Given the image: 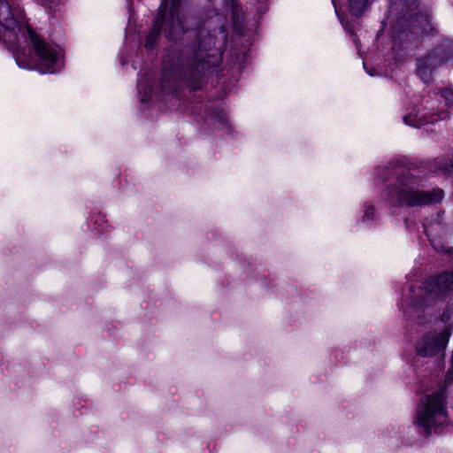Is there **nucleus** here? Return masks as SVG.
Wrapping results in <instances>:
<instances>
[{
	"label": "nucleus",
	"instance_id": "f257e3e1",
	"mask_svg": "<svg viewBox=\"0 0 453 453\" xmlns=\"http://www.w3.org/2000/svg\"><path fill=\"white\" fill-rule=\"evenodd\" d=\"M0 42L19 68L34 70L37 66L41 73L55 74L65 66L63 49L38 35L21 12H12L5 0H0Z\"/></svg>",
	"mask_w": 453,
	"mask_h": 453
},
{
	"label": "nucleus",
	"instance_id": "f03ea898",
	"mask_svg": "<svg viewBox=\"0 0 453 453\" xmlns=\"http://www.w3.org/2000/svg\"><path fill=\"white\" fill-rule=\"evenodd\" d=\"M164 50L161 60L152 63L151 69L142 65L139 42L125 45L119 54L122 66L131 64L134 70L141 68L136 81L138 109L146 118H153L169 107L170 53L167 45Z\"/></svg>",
	"mask_w": 453,
	"mask_h": 453
},
{
	"label": "nucleus",
	"instance_id": "7ed1b4c3",
	"mask_svg": "<svg viewBox=\"0 0 453 453\" xmlns=\"http://www.w3.org/2000/svg\"><path fill=\"white\" fill-rule=\"evenodd\" d=\"M414 165L403 156L395 157L380 173L383 181L395 178L394 186H388L384 190L385 199L394 209L428 206L441 203L443 199V190L436 188L432 190H423L421 179L411 173Z\"/></svg>",
	"mask_w": 453,
	"mask_h": 453
},
{
	"label": "nucleus",
	"instance_id": "20e7f679",
	"mask_svg": "<svg viewBox=\"0 0 453 453\" xmlns=\"http://www.w3.org/2000/svg\"><path fill=\"white\" fill-rule=\"evenodd\" d=\"M221 53L216 47V37L208 34L198 40L197 50L191 59L188 60L187 66H183L182 73L187 85L190 90H196L203 82L206 71L218 66L221 62Z\"/></svg>",
	"mask_w": 453,
	"mask_h": 453
},
{
	"label": "nucleus",
	"instance_id": "39448f33",
	"mask_svg": "<svg viewBox=\"0 0 453 453\" xmlns=\"http://www.w3.org/2000/svg\"><path fill=\"white\" fill-rule=\"evenodd\" d=\"M448 423L447 395L444 388L423 396L416 409L414 424L427 436Z\"/></svg>",
	"mask_w": 453,
	"mask_h": 453
},
{
	"label": "nucleus",
	"instance_id": "423d86ee",
	"mask_svg": "<svg viewBox=\"0 0 453 453\" xmlns=\"http://www.w3.org/2000/svg\"><path fill=\"white\" fill-rule=\"evenodd\" d=\"M450 61H453V41L443 39L424 57L417 58V75L424 82H428L435 69Z\"/></svg>",
	"mask_w": 453,
	"mask_h": 453
},
{
	"label": "nucleus",
	"instance_id": "0eeeda50",
	"mask_svg": "<svg viewBox=\"0 0 453 453\" xmlns=\"http://www.w3.org/2000/svg\"><path fill=\"white\" fill-rule=\"evenodd\" d=\"M170 1L161 0L157 15L148 35L145 37L144 47L149 55L157 53L162 47L163 40L165 44L170 41Z\"/></svg>",
	"mask_w": 453,
	"mask_h": 453
},
{
	"label": "nucleus",
	"instance_id": "6e6552de",
	"mask_svg": "<svg viewBox=\"0 0 453 453\" xmlns=\"http://www.w3.org/2000/svg\"><path fill=\"white\" fill-rule=\"evenodd\" d=\"M429 26V16L420 11L415 12L414 15H409V19L399 18L393 27L394 40L406 41L410 35H422Z\"/></svg>",
	"mask_w": 453,
	"mask_h": 453
},
{
	"label": "nucleus",
	"instance_id": "1a4fd4ad",
	"mask_svg": "<svg viewBox=\"0 0 453 453\" xmlns=\"http://www.w3.org/2000/svg\"><path fill=\"white\" fill-rule=\"evenodd\" d=\"M451 334L452 330L449 326L440 331L434 330L428 332L417 342V353L422 357H433L443 352Z\"/></svg>",
	"mask_w": 453,
	"mask_h": 453
},
{
	"label": "nucleus",
	"instance_id": "9d476101",
	"mask_svg": "<svg viewBox=\"0 0 453 453\" xmlns=\"http://www.w3.org/2000/svg\"><path fill=\"white\" fill-rule=\"evenodd\" d=\"M426 298L431 301L442 300L453 295V272L442 273L427 279L422 286Z\"/></svg>",
	"mask_w": 453,
	"mask_h": 453
},
{
	"label": "nucleus",
	"instance_id": "9b49d317",
	"mask_svg": "<svg viewBox=\"0 0 453 453\" xmlns=\"http://www.w3.org/2000/svg\"><path fill=\"white\" fill-rule=\"evenodd\" d=\"M207 117L211 118L214 121L217 128L219 130L230 133L231 125L228 121V118L223 109L215 108L207 112Z\"/></svg>",
	"mask_w": 453,
	"mask_h": 453
},
{
	"label": "nucleus",
	"instance_id": "f8f14e48",
	"mask_svg": "<svg viewBox=\"0 0 453 453\" xmlns=\"http://www.w3.org/2000/svg\"><path fill=\"white\" fill-rule=\"evenodd\" d=\"M88 227L100 235L108 233L109 225L103 213L93 212L88 219Z\"/></svg>",
	"mask_w": 453,
	"mask_h": 453
},
{
	"label": "nucleus",
	"instance_id": "ddd939ff",
	"mask_svg": "<svg viewBox=\"0 0 453 453\" xmlns=\"http://www.w3.org/2000/svg\"><path fill=\"white\" fill-rule=\"evenodd\" d=\"M183 0H172V40L180 34H185L188 31L185 29L181 20L178 19V24H175L174 18L178 16V7Z\"/></svg>",
	"mask_w": 453,
	"mask_h": 453
},
{
	"label": "nucleus",
	"instance_id": "4468645a",
	"mask_svg": "<svg viewBox=\"0 0 453 453\" xmlns=\"http://www.w3.org/2000/svg\"><path fill=\"white\" fill-rule=\"evenodd\" d=\"M434 169L438 173L453 175V157L449 160L445 158L434 159Z\"/></svg>",
	"mask_w": 453,
	"mask_h": 453
},
{
	"label": "nucleus",
	"instance_id": "2eb2a0df",
	"mask_svg": "<svg viewBox=\"0 0 453 453\" xmlns=\"http://www.w3.org/2000/svg\"><path fill=\"white\" fill-rule=\"evenodd\" d=\"M404 124L414 127H420L426 124L434 122L433 119H423L421 117H418L416 115L409 114L403 117Z\"/></svg>",
	"mask_w": 453,
	"mask_h": 453
},
{
	"label": "nucleus",
	"instance_id": "dca6fc26",
	"mask_svg": "<svg viewBox=\"0 0 453 453\" xmlns=\"http://www.w3.org/2000/svg\"><path fill=\"white\" fill-rule=\"evenodd\" d=\"M371 1L372 0H349L350 12L355 16L360 15Z\"/></svg>",
	"mask_w": 453,
	"mask_h": 453
},
{
	"label": "nucleus",
	"instance_id": "f3484780",
	"mask_svg": "<svg viewBox=\"0 0 453 453\" xmlns=\"http://www.w3.org/2000/svg\"><path fill=\"white\" fill-rule=\"evenodd\" d=\"M36 4L47 11H57L61 4V0H33Z\"/></svg>",
	"mask_w": 453,
	"mask_h": 453
},
{
	"label": "nucleus",
	"instance_id": "a211bd4d",
	"mask_svg": "<svg viewBox=\"0 0 453 453\" xmlns=\"http://www.w3.org/2000/svg\"><path fill=\"white\" fill-rule=\"evenodd\" d=\"M438 94L444 98L445 103L448 106H451L453 104V88H443L438 90Z\"/></svg>",
	"mask_w": 453,
	"mask_h": 453
},
{
	"label": "nucleus",
	"instance_id": "6ab92c4d",
	"mask_svg": "<svg viewBox=\"0 0 453 453\" xmlns=\"http://www.w3.org/2000/svg\"><path fill=\"white\" fill-rule=\"evenodd\" d=\"M365 214L363 216V222H369L373 220L374 213H375V208L372 204H365Z\"/></svg>",
	"mask_w": 453,
	"mask_h": 453
},
{
	"label": "nucleus",
	"instance_id": "aec40b11",
	"mask_svg": "<svg viewBox=\"0 0 453 453\" xmlns=\"http://www.w3.org/2000/svg\"><path fill=\"white\" fill-rule=\"evenodd\" d=\"M177 78V74L175 73V70L173 69V58L172 57V81H173V79ZM171 95H172V99L173 98L174 96V92H173V88H172V92H171Z\"/></svg>",
	"mask_w": 453,
	"mask_h": 453
},
{
	"label": "nucleus",
	"instance_id": "412c9836",
	"mask_svg": "<svg viewBox=\"0 0 453 453\" xmlns=\"http://www.w3.org/2000/svg\"><path fill=\"white\" fill-rule=\"evenodd\" d=\"M423 228H424V233L427 236L428 240L430 241V242L432 244H434V241L432 240L431 236H430V233H429V228L426 225V223H423Z\"/></svg>",
	"mask_w": 453,
	"mask_h": 453
},
{
	"label": "nucleus",
	"instance_id": "4be33fe9",
	"mask_svg": "<svg viewBox=\"0 0 453 453\" xmlns=\"http://www.w3.org/2000/svg\"><path fill=\"white\" fill-rule=\"evenodd\" d=\"M352 36L354 37V42L357 44V35H355L354 33H352Z\"/></svg>",
	"mask_w": 453,
	"mask_h": 453
},
{
	"label": "nucleus",
	"instance_id": "5701e85b",
	"mask_svg": "<svg viewBox=\"0 0 453 453\" xmlns=\"http://www.w3.org/2000/svg\"><path fill=\"white\" fill-rule=\"evenodd\" d=\"M418 304V302H417V303H412V304H411V305H412L414 308H416Z\"/></svg>",
	"mask_w": 453,
	"mask_h": 453
},
{
	"label": "nucleus",
	"instance_id": "b1692460",
	"mask_svg": "<svg viewBox=\"0 0 453 453\" xmlns=\"http://www.w3.org/2000/svg\"><path fill=\"white\" fill-rule=\"evenodd\" d=\"M441 320H442L443 322H445V321H446V319H445V314H443V315H442Z\"/></svg>",
	"mask_w": 453,
	"mask_h": 453
}]
</instances>
